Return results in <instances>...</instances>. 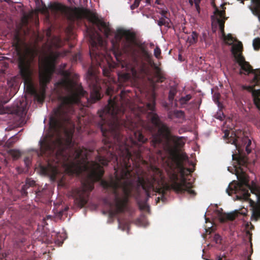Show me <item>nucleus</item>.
<instances>
[{
	"label": "nucleus",
	"instance_id": "obj_15",
	"mask_svg": "<svg viewBox=\"0 0 260 260\" xmlns=\"http://www.w3.org/2000/svg\"><path fill=\"white\" fill-rule=\"evenodd\" d=\"M26 107L21 105V103H20L19 105L17 104V107L15 109V113L19 116L22 117L26 114Z\"/></svg>",
	"mask_w": 260,
	"mask_h": 260
},
{
	"label": "nucleus",
	"instance_id": "obj_3",
	"mask_svg": "<svg viewBox=\"0 0 260 260\" xmlns=\"http://www.w3.org/2000/svg\"><path fill=\"white\" fill-rule=\"evenodd\" d=\"M177 165L182 176V179L180 182H178V175L174 170H173L172 172L169 174L171 182V185L165 183L162 177L159 179L156 178L154 175L145 178L143 177H138V185L141 186L145 191L147 199L151 197V191L152 190L154 192L160 194L161 195V199L164 201L166 200L165 197L166 192L171 189L174 190L178 193H183L186 191L193 197L196 195L195 191L192 189L193 187L192 183L187 182L184 177L186 172L187 173L191 172L190 169L185 168L181 162H178Z\"/></svg>",
	"mask_w": 260,
	"mask_h": 260
},
{
	"label": "nucleus",
	"instance_id": "obj_13",
	"mask_svg": "<svg viewBox=\"0 0 260 260\" xmlns=\"http://www.w3.org/2000/svg\"><path fill=\"white\" fill-rule=\"evenodd\" d=\"M240 214H243L242 213H240L238 211H235L229 213H223L222 211H218L217 215L220 221L221 222H224L228 220H234Z\"/></svg>",
	"mask_w": 260,
	"mask_h": 260
},
{
	"label": "nucleus",
	"instance_id": "obj_49",
	"mask_svg": "<svg viewBox=\"0 0 260 260\" xmlns=\"http://www.w3.org/2000/svg\"><path fill=\"white\" fill-rule=\"evenodd\" d=\"M159 200H160V198H159V197H158V198H157V201H156V203H158V202L159 201Z\"/></svg>",
	"mask_w": 260,
	"mask_h": 260
},
{
	"label": "nucleus",
	"instance_id": "obj_5",
	"mask_svg": "<svg viewBox=\"0 0 260 260\" xmlns=\"http://www.w3.org/2000/svg\"><path fill=\"white\" fill-rule=\"evenodd\" d=\"M91 49L90 50V56L92 60V64L89 68L87 74L86 79L88 86L90 89V100L92 103H95L101 98V81L98 77V67H101L103 69V74L105 77H109L110 70L109 68L102 66V62L105 59L104 54L96 51L97 49V43L91 37Z\"/></svg>",
	"mask_w": 260,
	"mask_h": 260
},
{
	"label": "nucleus",
	"instance_id": "obj_10",
	"mask_svg": "<svg viewBox=\"0 0 260 260\" xmlns=\"http://www.w3.org/2000/svg\"><path fill=\"white\" fill-rule=\"evenodd\" d=\"M243 49L242 42L238 41L237 44L233 45L231 50L236 62L240 67L239 74L240 75L244 74L245 75L252 74L254 76L252 79V83H260V69H252L249 62L246 61L245 57L242 54Z\"/></svg>",
	"mask_w": 260,
	"mask_h": 260
},
{
	"label": "nucleus",
	"instance_id": "obj_6",
	"mask_svg": "<svg viewBox=\"0 0 260 260\" xmlns=\"http://www.w3.org/2000/svg\"><path fill=\"white\" fill-rule=\"evenodd\" d=\"M115 38L118 44L116 45L112 41L113 46L117 52L119 51V45L123 52L132 58L135 62H137L140 58L141 52L144 57L149 60V63L153 61L151 60V54L142 46L137 38L136 33L129 29L122 28L117 29Z\"/></svg>",
	"mask_w": 260,
	"mask_h": 260
},
{
	"label": "nucleus",
	"instance_id": "obj_39",
	"mask_svg": "<svg viewBox=\"0 0 260 260\" xmlns=\"http://www.w3.org/2000/svg\"><path fill=\"white\" fill-rule=\"evenodd\" d=\"M161 0H155V4L157 5H161ZM146 3L151 5L152 3V0H146Z\"/></svg>",
	"mask_w": 260,
	"mask_h": 260
},
{
	"label": "nucleus",
	"instance_id": "obj_23",
	"mask_svg": "<svg viewBox=\"0 0 260 260\" xmlns=\"http://www.w3.org/2000/svg\"><path fill=\"white\" fill-rule=\"evenodd\" d=\"M250 85L246 86V85H242V88L243 90H246L249 92H251L252 90V87H255L256 86L260 85V83L255 84L254 83H252V79L250 81Z\"/></svg>",
	"mask_w": 260,
	"mask_h": 260
},
{
	"label": "nucleus",
	"instance_id": "obj_14",
	"mask_svg": "<svg viewBox=\"0 0 260 260\" xmlns=\"http://www.w3.org/2000/svg\"><path fill=\"white\" fill-rule=\"evenodd\" d=\"M151 67L154 71V75L156 78V82L158 83H162L166 79L165 74L161 69L158 67L154 62L151 63Z\"/></svg>",
	"mask_w": 260,
	"mask_h": 260
},
{
	"label": "nucleus",
	"instance_id": "obj_48",
	"mask_svg": "<svg viewBox=\"0 0 260 260\" xmlns=\"http://www.w3.org/2000/svg\"><path fill=\"white\" fill-rule=\"evenodd\" d=\"M4 144L3 142L2 141H0V146L3 145Z\"/></svg>",
	"mask_w": 260,
	"mask_h": 260
},
{
	"label": "nucleus",
	"instance_id": "obj_16",
	"mask_svg": "<svg viewBox=\"0 0 260 260\" xmlns=\"http://www.w3.org/2000/svg\"><path fill=\"white\" fill-rule=\"evenodd\" d=\"M170 19H166V18H165L164 17H161L159 18V20L157 21V24L159 26L164 25V26L169 28V27H170Z\"/></svg>",
	"mask_w": 260,
	"mask_h": 260
},
{
	"label": "nucleus",
	"instance_id": "obj_34",
	"mask_svg": "<svg viewBox=\"0 0 260 260\" xmlns=\"http://www.w3.org/2000/svg\"><path fill=\"white\" fill-rule=\"evenodd\" d=\"M81 58V54L80 53H77L73 56V60L75 62L80 61Z\"/></svg>",
	"mask_w": 260,
	"mask_h": 260
},
{
	"label": "nucleus",
	"instance_id": "obj_35",
	"mask_svg": "<svg viewBox=\"0 0 260 260\" xmlns=\"http://www.w3.org/2000/svg\"><path fill=\"white\" fill-rule=\"evenodd\" d=\"M176 91L174 89H171L169 91V99L170 101H172L176 94Z\"/></svg>",
	"mask_w": 260,
	"mask_h": 260
},
{
	"label": "nucleus",
	"instance_id": "obj_41",
	"mask_svg": "<svg viewBox=\"0 0 260 260\" xmlns=\"http://www.w3.org/2000/svg\"><path fill=\"white\" fill-rule=\"evenodd\" d=\"M252 214H260V206L253 210Z\"/></svg>",
	"mask_w": 260,
	"mask_h": 260
},
{
	"label": "nucleus",
	"instance_id": "obj_27",
	"mask_svg": "<svg viewBox=\"0 0 260 260\" xmlns=\"http://www.w3.org/2000/svg\"><path fill=\"white\" fill-rule=\"evenodd\" d=\"M253 98H259L260 96V89H255L254 87H252V90L251 91Z\"/></svg>",
	"mask_w": 260,
	"mask_h": 260
},
{
	"label": "nucleus",
	"instance_id": "obj_50",
	"mask_svg": "<svg viewBox=\"0 0 260 260\" xmlns=\"http://www.w3.org/2000/svg\"><path fill=\"white\" fill-rule=\"evenodd\" d=\"M99 41L102 42V38L101 37H99Z\"/></svg>",
	"mask_w": 260,
	"mask_h": 260
},
{
	"label": "nucleus",
	"instance_id": "obj_7",
	"mask_svg": "<svg viewBox=\"0 0 260 260\" xmlns=\"http://www.w3.org/2000/svg\"><path fill=\"white\" fill-rule=\"evenodd\" d=\"M49 8L55 13H60L71 22L86 18L93 24H95L99 30L108 38L112 32L109 23L99 19L96 14L90 10L76 7L71 8L58 3L51 4Z\"/></svg>",
	"mask_w": 260,
	"mask_h": 260
},
{
	"label": "nucleus",
	"instance_id": "obj_51",
	"mask_svg": "<svg viewBox=\"0 0 260 260\" xmlns=\"http://www.w3.org/2000/svg\"><path fill=\"white\" fill-rule=\"evenodd\" d=\"M66 64H63V68H66Z\"/></svg>",
	"mask_w": 260,
	"mask_h": 260
},
{
	"label": "nucleus",
	"instance_id": "obj_25",
	"mask_svg": "<svg viewBox=\"0 0 260 260\" xmlns=\"http://www.w3.org/2000/svg\"><path fill=\"white\" fill-rule=\"evenodd\" d=\"M191 98L192 96L190 94H187L185 96H182L179 100V102L181 105H184L186 104Z\"/></svg>",
	"mask_w": 260,
	"mask_h": 260
},
{
	"label": "nucleus",
	"instance_id": "obj_20",
	"mask_svg": "<svg viewBox=\"0 0 260 260\" xmlns=\"http://www.w3.org/2000/svg\"><path fill=\"white\" fill-rule=\"evenodd\" d=\"M9 63L4 59H0V73H3L8 68Z\"/></svg>",
	"mask_w": 260,
	"mask_h": 260
},
{
	"label": "nucleus",
	"instance_id": "obj_24",
	"mask_svg": "<svg viewBox=\"0 0 260 260\" xmlns=\"http://www.w3.org/2000/svg\"><path fill=\"white\" fill-rule=\"evenodd\" d=\"M174 115L177 118H181L183 120L185 119V113L182 110L174 111Z\"/></svg>",
	"mask_w": 260,
	"mask_h": 260
},
{
	"label": "nucleus",
	"instance_id": "obj_28",
	"mask_svg": "<svg viewBox=\"0 0 260 260\" xmlns=\"http://www.w3.org/2000/svg\"><path fill=\"white\" fill-rule=\"evenodd\" d=\"M10 152L12 156L15 158H19L21 155L20 152L18 150H11Z\"/></svg>",
	"mask_w": 260,
	"mask_h": 260
},
{
	"label": "nucleus",
	"instance_id": "obj_45",
	"mask_svg": "<svg viewBox=\"0 0 260 260\" xmlns=\"http://www.w3.org/2000/svg\"><path fill=\"white\" fill-rule=\"evenodd\" d=\"M1 2H5L8 3L9 4H10L12 3V1L11 0H0Z\"/></svg>",
	"mask_w": 260,
	"mask_h": 260
},
{
	"label": "nucleus",
	"instance_id": "obj_2",
	"mask_svg": "<svg viewBox=\"0 0 260 260\" xmlns=\"http://www.w3.org/2000/svg\"><path fill=\"white\" fill-rule=\"evenodd\" d=\"M60 74L62 76L57 84L64 88L68 92L66 95L58 96L60 103L53 109L55 118L50 119V125L55 131H57L59 126V120L69 121L70 116L74 111L73 105L80 102L81 97L86 96L87 92L85 91L81 85L71 79V73L67 70H61Z\"/></svg>",
	"mask_w": 260,
	"mask_h": 260
},
{
	"label": "nucleus",
	"instance_id": "obj_12",
	"mask_svg": "<svg viewBox=\"0 0 260 260\" xmlns=\"http://www.w3.org/2000/svg\"><path fill=\"white\" fill-rule=\"evenodd\" d=\"M122 68L123 72L118 74L119 79L126 81L137 76V72L133 65L124 62L122 64Z\"/></svg>",
	"mask_w": 260,
	"mask_h": 260
},
{
	"label": "nucleus",
	"instance_id": "obj_29",
	"mask_svg": "<svg viewBox=\"0 0 260 260\" xmlns=\"http://www.w3.org/2000/svg\"><path fill=\"white\" fill-rule=\"evenodd\" d=\"M161 55V50L160 48L157 46L154 50V55L157 58H159Z\"/></svg>",
	"mask_w": 260,
	"mask_h": 260
},
{
	"label": "nucleus",
	"instance_id": "obj_42",
	"mask_svg": "<svg viewBox=\"0 0 260 260\" xmlns=\"http://www.w3.org/2000/svg\"><path fill=\"white\" fill-rule=\"evenodd\" d=\"M251 2L253 4L257 6H260V0H251Z\"/></svg>",
	"mask_w": 260,
	"mask_h": 260
},
{
	"label": "nucleus",
	"instance_id": "obj_21",
	"mask_svg": "<svg viewBox=\"0 0 260 260\" xmlns=\"http://www.w3.org/2000/svg\"><path fill=\"white\" fill-rule=\"evenodd\" d=\"M198 34L196 31H193L188 38L190 44H193L197 43L198 41Z\"/></svg>",
	"mask_w": 260,
	"mask_h": 260
},
{
	"label": "nucleus",
	"instance_id": "obj_43",
	"mask_svg": "<svg viewBox=\"0 0 260 260\" xmlns=\"http://www.w3.org/2000/svg\"><path fill=\"white\" fill-rule=\"evenodd\" d=\"M195 7H196V9L198 14H200V5H198V4H196V5H195Z\"/></svg>",
	"mask_w": 260,
	"mask_h": 260
},
{
	"label": "nucleus",
	"instance_id": "obj_17",
	"mask_svg": "<svg viewBox=\"0 0 260 260\" xmlns=\"http://www.w3.org/2000/svg\"><path fill=\"white\" fill-rule=\"evenodd\" d=\"M222 37L229 45H232L234 41H237L236 40L234 39L231 34H229L228 35L225 34V36H222Z\"/></svg>",
	"mask_w": 260,
	"mask_h": 260
},
{
	"label": "nucleus",
	"instance_id": "obj_38",
	"mask_svg": "<svg viewBox=\"0 0 260 260\" xmlns=\"http://www.w3.org/2000/svg\"><path fill=\"white\" fill-rule=\"evenodd\" d=\"M214 240L216 243L220 242L221 240L220 236L219 234H215L214 237Z\"/></svg>",
	"mask_w": 260,
	"mask_h": 260
},
{
	"label": "nucleus",
	"instance_id": "obj_44",
	"mask_svg": "<svg viewBox=\"0 0 260 260\" xmlns=\"http://www.w3.org/2000/svg\"><path fill=\"white\" fill-rule=\"evenodd\" d=\"M148 206L146 204H144L143 205L140 206V208L141 209H146Z\"/></svg>",
	"mask_w": 260,
	"mask_h": 260
},
{
	"label": "nucleus",
	"instance_id": "obj_37",
	"mask_svg": "<svg viewBox=\"0 0 260 260\" xmlns=\"http://www.w3.org/2000/svg\"><path fill=\"white\" fill-rule=\"evenodd\" d=\"M253 102L256 108L258 109H260V98H253Z\"/></svg>",
	"mask_w": 260,
	"mask_h": 260
},
{
	"label": "nucleus",
	"instance_id": "obj_30",
	"mask_svg": "<svg viewBox=\"0 0 260 260\" xmlns=\"http://www.w3.org/2000/svg\"><path fill=\"white\" fill-rule=\"evenodd\" d=\"M159 13L161 15V17H164L166 19H170L168 16L170 15L168 11L166 10H161Z\"/></svg>",
	"mask_w": 260,
	"mask_h": 260
},
{
	"label": "nucleus",
	"instance_id": "obj_46",
	"mask_svg": "<svg viewBox=\"0 0 260 260\" xmlns=\"http://www.w3.org/2000/svg\"><path fill=\"white\" fill-rule=\"evenodd\" d=\"M200 1L201 0H194L195 5H196V4L200 5Z\"/></svg>",
	"mask_w": 260,
	"mask_h": 260
},
{
	"label": "nucleus",
	"instance_id": "obj_4",
	"mask_svg": "<svg viewBox=\"0 0 260 260\" xmlns=\"http://www.w3.org/2000/svg\"><path fill=\"white\" fill-rule=\"evenodd\" d=\"M12 46L15 50L16 60L19 74L24 81V85L28 91L31 93H36L33 82L34 69L32 64L38 51L34 47L28 45L24 37L17 30L12 40Z\"/></svg>",
	"mask_w": 260,
	"mask_h": 260
},
{
	"label": "nucleus",
	"instance_id": "obj_47",
	"mask_svg": "<svg viewBox=\"0 0 260 260\" xmlns=\"http://www.w3.org/2000/svg\"><path fill=\"white\" fill-rule=\"evenodd\" d=\"M189 2L191 6L193 5V2L192 0H189Z\"/></svg>",
	"mask_w": 260,
	"mask_h": 260
},
{
	"label": "nucleus",
	"instance_id": "obj_52",
	"mask_svg": "<svg viewBox=\"0 0 260 260\" xmlns=\"http://www.w3.org/2000/svg\"><path fill=\"white\" fill-rule=\"evenodd\" d=\"M218 118L221 119V120L222 119V117L221 116H219V117Z\"/></svg>",
	"mask_w": 260,
	"mask_h": 260
},
{
	"label": "nucleus",
	"instance_id": "obj_40",
	"mask_svg": "<svg viewBox=\"0 0 260 260\" xmlns=\"http://www.w3.org/2000/svg\"><path fill=\"white\" fill-rule=\"evenodd\" d=\"M174 117H175V116L174 115V111H171L168 113V117L169 119H173Z\"/></svg>",
	"mask_w": 260,
	"mask_h": 260
},
{
	"label": "nucleus",
	"instance_id": "obj_31",
	"mask_svg": "<svg viewBox=\"0 0 260 260\" xmlns=\"http://www.w3.org/2000/svg\"><path fill=\"white\" fill-rule=\"evenodd\" d=\"M142 0H135L134 3L131 6V10H133L137 8Z\"/></svg>",
	"mask_w": 260,
	"mask_h": 260
},
{
	"label": "nucleus",
	"instance_id": "obj_26",
	"mask_svg": "<svg viewBox=\"0 0 260 260\" xmlns=\"http://www.w3.org/2000/svg\"><path fill=\"white\" fill-rule=\"evenodd\" d=\"M253 46L255 50H258L260 49V38H257L253 41Z\"/></svg>",
	"mask_w": 260,
	"mask_h": 260
},
{
	"label": "nucleus",
	"instance_id": "obj_36",
	"mask_svg": "<svg viewBox=\"0 0 260 260\" xmlns=\"http://www.w3.org/2000/svg\"><path fill=\"white\" fill-rule=\"evenodd\" d=\"M21 21L23 24L27 25L28 21V16L26 14H24L21 18Z\"/></svg>",
	"mask_w": 260,
	"mask_h": 260
},
{
	"label": "nucleus",
	"instance_id": "obj_9",
	"mask_svg": "<svg viewBox=\"0 0 260 260\" xmlns=\"http://www.w3.org/2000/svg\"><path fill=\"white\" fill-rule=\"evenodd\" d=\"M60 53L58 52H51L44 59V60L40 67L39 82L42 90L41 95L37 94L36 96L39 102L44 100L45 93L47 84L50 82L52 75L55 71V64Z\"/></svg>",
	"mask_w": 260,
	"mask_h": 260
},
{
	"label": "nucleus",
	"instance_id": "obj_1",
	"mask_svg": "<svg viewBox=\"0 0 260 260\" xmlns=\"http://www.w3.org/2000/svg\"><path fill=\"white\" fill-rule=\"evenodd\" d=\"M114 88L107 85L106 93L110 96L108 104L99 111L101 121L98 123L104 137V145L98 150L96 161L88 160V150L75 147L73 134L66 133L63 138V167L71 173L80 174L88 172V178L82 182V186L73 190L75 200L81 207L85 205L93 183L101 181V186L111 191L114 196V211L116 214L124 211L128 198L131 196L133 184V164L142 160V146L147 139L143 134L146 130L152 133L151 145L163 148L172 152V141L176 147H181L182 137L171 135V128L162 121L155 110V96L152 93L148 102L143 106L133 104L129 100L124 103L122 95L112 96Z\"/></svg>",
	"mask_w": 260,
	"mask_h": 260
},
{
	"label": "nucleus",
	"instance_id": "obj_19",
	"mask_svg": "<svg viewBox=\"0 0 260 260\" xmlns=\"http://www.w3.org/2000/svg\"><path fill=\"white\" fill-rule=\"evenodd\" d=\"M18 140V137L14 136L11 137L5 143V146L8 148L12 147L13 144Z\"/></svg>",
	"mask_w": 260,
	"mask_h": 260
},
{
	"label": "nucleus",
	"instance_id": "obj_22",
	"mask_svg": "<svg viewBox=\"0 0 260 260\" xmlns=\"http://www.w3.org/2000/svg\"><path fill=\"white\" fill-rule=\"evenodd\" d=\"M217 22L218 23L219 29L221 33L222 36H225L224 32V23L225 20L222 19H217Z\"/></svg>",
	"mask_w": 260,
	"mask_h": 260
},
{
	"label": "nucleus",
	"instance_id": "obj_32",
	"mask_svg": "<svg viewBox=\"0 0 260 260\" xmlns=\"http://www.w3.org/2000/svg\"><path fill=\"white\" fill-rule=\"evenodd\" d=\"M24 185H27L26 187L28 188L30 186H33L35 185V181L33 180H31L30 179H27L26 180V183Z\"/></svg>",
	"mask_w": 260,
	"mask_h": 260
},
{
	"label": "nucleus",
	"instance_id": "obj_53",
	"mask_svg": "<svg viewBox=\"0 0 260 260\" xmlns=\"http://www.w3.org/2000/svg\"><path fill=\"white\" fill-rule=\"evenodd\" d=\"M247 260H251L250 258H248Z\"/></svg>",
	"mask_w": 260,
	"mask_h": 260
},
{
	"label": "nucleus",
	"instance_id": "obj_8",
	"mask_svg": "<svg viewBox=\"0 0 260 260\" xmlns=\"http://www.w3.org/2000/svg\"><path fill=\"white\" fill-rule=\"evenodd\" d=\"M230 134L229 132L225 131L224 138L228 140V143L234 144L236 146L238 154L237 156L233 154V159L237 160L239 165L244 166L246 165L248 160L246 154H249L251 151L250 147L251 141L248 137L245 136L241 131L239 132L232 131L230 137Z\"/></svg>",
	"mask_w": 260,
	"mask_h": 260
},
{
	"label": "nucleus",
	"instance_id": "obj_11",
	"mask_svg": "<svg viewBox=\"0 0 260 260\" xmlns=\"http://www.w3.org/2000/svg\"><path fill=\"white\" fill-rule=\"evenodd\" d=\"M236 174L239 182L234 184H230L226 189V192L229 196H231L232 193H236L239 190H242L243 197L247 199L250 196V193L247 188L250 189L251 191L253 192V187L250 186L249 185L248 176L244 171L237 170Z\"/></svg>",
	"mask_w": 260,
	"mask_h": 260
},
{
	"label": "nucleus",
	"instance_id": "obj_18",
	"mask_svg": "<svg viewBox=\"0 0 260 260\" xmlns=\"http://www.w3.org/2000/svg\"><path fill=\"white\" fill-rule=\"evenodd\" d=\"M225 7H224L223 6H222V10H219L217 8L215 9V14H217L219 16V17H220L219 19H224V20L226 19L225 18Z\"/></svg>",
	"mask_w": 260,
	"mask_h": 260
},
{
	"label": "nucleus",
	"instance_id": "obj_33",
	"mask_svg": "<svg viewBox=\"0 0 260 260\" xmlns=\"http://www.w3.org/2000/svg\"><path fill=\"white\" fill-rule=\"evenodd\" d=\"M27 185H23L21 189V193L22 196H26L27 195V189L28 188L26 187Z\"/></svg>",
	"mask_w": 260,
	"mask_h": 260
}]
</instances>
